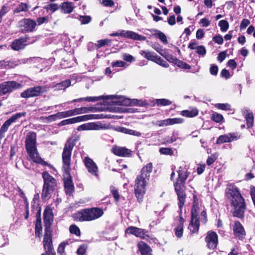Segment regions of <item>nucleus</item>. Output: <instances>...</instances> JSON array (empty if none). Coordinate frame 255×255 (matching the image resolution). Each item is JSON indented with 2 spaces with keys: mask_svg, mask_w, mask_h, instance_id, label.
<instances>
[{
  "mask_svg": "<svg viewBox=\"0 0 255 255\" xmlns=\"http://www.w3.org/2000/svg\"><path fill=\"white\" fill-rule=\"evenodd\" d=\"M226 194L231 206L234 208V215L238 218L242 217L246 209V204L238 188L230 185L226 189Z\"/></svg>",
  "mask_w": 255,
  "mask_h": 255,
  "instance_id": "obj_1",
  "label": "nucleus"
},
{
  "mask_svg": "<svg viewBox=\"0 0 255 255\" xmlns=\"http://www.w3.org/2000/svg\"><path fill=\"white\" fill-rule=\"evenodd\" d=\"M152 170V163L147 164L143 167L140 174L137 175L135 180L134 192L139 202L142 200L143 195L145 193V187L149 181L150 173Z\"/></svg>",
  "mask_w": 255,
  "mask_h": 255,
  "instance_id": "obj_2",
  "label": "nucleus"
},
{
  "mask_svg": "<svg viewBox=\"0 0 255 255\" xmlns=\"http://www.w3.org/2000/svg\"><path fill=\"white\" fill-rule=\"evenodd\" d=\"M85 101L89 102H94L98 101L101 100H111V103L113 105H118L125 106H129L132 105H139L137 100H131L127 98L124 96L118 95H108V96H100L94 97H87L85 98Z\"/></svg>",
  "mask_w": 255,
  "mask_h": 255,
  "instance_id": "obj_3",
  "label": "nucleus"
},
{
  "mask_svg": "<svg viewBox=\"0 0 255 255\" xmlns=\"http://www.w3.org/2000/svg\"><path fill=\"white\" fill-rule=\"evenodd\" d=\"M25 148L27 152L34 162L41 163L43 161L40 157L36 147V134L33 131L28 132L25 138Z\"/></svg>",
  "mask_w": 255,
  "mask_h": 255,
  "instance_id": "obj_4",
  "label": "nucleus"
},
{
  "mask_svg": "<svg viewBox=\"0 0 255 255\" xmlns=\"http://www.w3.org/2000/svg\"><path fill=\"white\" fill-rule=\"evenodd\" d=\"M103 210L99 208H92L80 210L72 215L74 221L83 222L96 220L103 215Z\"/></svg>",
  "mask_w": 255,
  "mask_h": 255,
  "instance_id": "obj_5",
  "label": "nucleus"
},
{
  "mask_svg": "<svg viewBox=\"0 0 255 255\" xmlns=\"http://www.w3.org/2000/svg\"><path fill=\"white\" fill-rule=\"evenodd\" d=\"M42 177L44 184L41 197L43 200H47L51 197V194L56 186L57 183L55 179L46 171L42 173Z\"/></svg>",
  "mask_w": 255,
  "mask_h": 255,
  "instance_id": "obj_6",
  "label": "nucleus"
},
{
  "mask_svg": "<svg viewBox=\"0 0 255 255\" xmlns=\"http://www.w3.org/2000/svg\"><path fill=\"white\" fill-rule=\"evenodd\" d=\"M74 144L73 141L68 140L66 143L62 153L63 170L65 174L69 175L70 165L71 161V152Z\"/></svg>",
  "mask_w": 255,
  "mask_h": 255,
  "instance_id": "obj_7",
  "label": "nucleus"
},
{
  "mask_svg": "<svg viewBox=\"0 0 255 255\" xmlns=\"http://www.w3.org/2000/svg\"><path fill=\"white\" fill-rule=\"evenodd\" d=\"M185 181L177 179L174 183V188L178 196L179 200L178 206L180 210H182L184 204L186 195L185 194Z\"/></svg>",
  "mask_w": 255,
  "mask_h": 255,
  "instance_id": "obj_8",
  "label": "nucleus"
},
{
  "mask_svg": "<svg viewBox=\"0 0 255 255\" xmlns=\"http://www.w3.org/2000/svg\"><path fill=\"white\" fill-rule=\"evenodd\" d=\"M193 198L194 202L191 211L192 217L195 219H198L200 221L205 223L207 221L206 212L203 209H202V207H199L196 203V197L194 196Z\"/></svg>",
  "mask_w": 255,
  "mask_h": 255,
  "instance_id": "obj_9",
  "label": "nucleus"
},
{
  "mask_svg": "<svg viewBox=\"0 0 255 255\" xmlns=\"http://www.w3.org/2000/svg\"><path fill=\"white\" fill-rule=\"evenodd\" d=\"M47 90L46 86H35L26 89L21 93L20 96L24 98L37 97Z\"/></svg>",
  "mask_w": 255,
  "mask_h": 255,
  "instance_id": "obj_10",
  "label": "nucleus"
},
{
  "mask_svg": "<svg viewBox=\"0 0 255 255\" xmlns=\"http://www.w3.org/2000/svg\"><path fill=\"white\" fill-rule=\"evenodd\" d=\"M26 115L25 112L18 113L12 115L9 119L6 120L0 128V139L4 137L5 133L7 131L9 127L16 122V121L22 117Z\"/></svg>",
  "mask_w": 255,
  "mask_h": 255,
  "instance_id": "obj_11",
  "label": "nucleus"
},
{
  "mask_svg": "<svg viewBox=\"0 0 255 255\" xmlns=\"http://www.w3.org/2000/svg\"><path fill=\"white\" fill-rule=\"evenodd\" d=\"M21 87L20 84L15 81H8L2 83L0 85V95H5L7 93L12 92L15 89Z\"/></svg>",
  "mask_w": 255,
  "mask_h": 255,
  "instance_id": "obj_12",
  "label": "nucleus"
},
{
  "mask_svg": "<svg viewBox=\"0 0 255 255\" xmlns=\"http://www.w3.org/2000/svg\"><path fill=\"white\" fill-rule=\"evenodd\" d=\"M83 162L88 171L92 175L97 177L98 176V167L95 162L90 157H85Z\"/></svg>",
  "mask_w": 255,
  "mask_h": 255,
  "instance_id": "obj_13",
  "label": "nucleus"
},
{
  "mask_svg": "<svg viewBox=\"0 0 255 255\" xmlns=\"http://www.w3.org/2000/svg\"><path fill=\"white\" fill-rule=\"evenodd\" d=\"M51 232L52 231L50 228L48 226L45 228L43 239V245L45 250L46 251V253H51L52 250Z\"/></svg>",
  "mask_w": 255,
  "mask_h": 255,
  "instance_id": "obj_14",
  "label": "nucleus"
},
{
  "mask_svg": "<svg viewBox=\"0 0 255 255\" xmlns=\"http://www.w3.org/2000/svg\"><path fill=\"white\" fill-rule=\"evenodd\" d=\"M18 25L22 31L29 32L34 30L36 23L32 19L24 18L19 22Z\"/></svg>",
  "mask_w": 255,
  "mask_h": 255,
  "instance_id": "obj_15",
  "label": "nucleus"
},
{
  "mask_svg": "<svg viewBox=\"0 0 255 255\" xmlns=\"http://www.w3.org/2000/svg\"><path fill=\"white\" fill-rule=\"evenodd\" d=\"M205 241L208 248L212 250L215 249L218 244L217 234L213 231L208 232L205 238Z\"/></svg>",
  "mask_w": 255,
  "mask_h": 255,
  "instance_id": "obj_16",
  "label": "nucleus"
},
{
  "mask_svg": "<svg viewBox=\"0 0 255 255\" xmlns=\"http://www.w3.org/2000/svg\"><path fill=\"white\" fill-rule=\"evenodd\" d=\"M239 138L236 133H229L226 134L221 135L217 138V144H220L225 142H230L237 140Z\"/></svg>",
  "mask_w": 255,
  "mask_h": 255,
  "instance_id": "obj_17",
  "label": "nucleus"
},
{
  "mask_svg": "<svg viewBox=\"0 0 255 255\" xmlns=\"http://www.w3.org/2000/svg\"><path fill=\"white\" fill-rule=\"evenodd\" d=\"M181 210H180V213L178 217L176 219L177 226L175 228V233L177 237L181 238L183 235V224L184 219L182 216Z\"/></svg>",
  "mask_w": 255,
  "mask_h": 255,
  "instance_id": "obj_18",
  "label": "nucleus"
},
{
  "mask_svg": "<svg viewBox=\"0 0 255 255\" xmlns=\"http://www.w3.org/2000/svg\"><path fill=\"white\" fill-rule=\"evenodd\" d=\"M184 120L182 118H169L164 120L158 121L156 125L159 127H164L173 125L175 124H180L183 123Z\"/></svg>",
  "mask_w": 255,
  "mask_h": 255,
  "instance_id": "obj_19",
  "label": "nucleus"
},
{
  "mask_svg": "<svg viewBox=\"0 0 255 255\" xmlns=\"http://www.w3.org/2000/svg\"><path fill=\"white\" fill-rule=\"evenodd\" d=\"M105 118V117L103 115L99 114L85 115L83 116L74 117L75 123L85 122L91 120L103 119Z\"/></svg>",
  "mask_w": 255,
  "mask_h": 255,
  "instance_id": "obj_20",
  "label": "nucleus"
},
{
  "mask_svg": "<svg viewBox=\"0 0 255 255\" xmlns=\"http://www.w3.org/2000/svg\"><path fill=\"white\" fill-rule=\"evenodd\" d=\"M102 128V126L97 124L95 123H88L81 125L77 127V130H100Z\"/></svg>",
  "mask_w": 255,
  "mask_h": 255,
  "instance_id": "obj_21",
  "label": "nucleus"
},
{
  "mask_svg": "<svg viewBox=\"0 0 255 255\" xmlns=\"http://www.w3.org/2000/svg\"><path fill=\"white\" fill-rule=\"evenodd\" d=\"M27 39L28 38L25 37L15 40L11 44V48L14 50H19L23 49L26 45L25 42Z\"/></svg>",
  "mask_w": 255,
  "mask_h": 255,
  "instance_id": "obj_22",
  "label": "nucleus"
},
{
  "mask_svg": "<svg viewBox=\"0 0 255 255\" xmlns=\"http://www.w3.org/2000/svg\"><path fill=\"white\" fill-rule=\"evenodd\" d=\"M112 151L116 155L119 156H128L130 154V150L126 147L115 146L112 149Z\"/></svg>",
  "mask_w": 255,
  "mask_h": 255,
  "instance_id": "obj_23",
  "label": "nucleus"
},
{
  "mask_svg": "<svg viewBox=\"0 0 255 255\" xmlns=\"http://www.w3.org/2000/svg\"><path fill=\"white\" fill-rule=\"evenodd\" d=\"M123 37L135 40L143 41L146 39L145 36L139 35L132 31L124 30V33H123Z\"/></svg>",
  "mask_w": 255,
  "mask_h": 255,
  "instance_id": "obj_24",
  "label": "nucleus"
},
{
  "mask_svg": "<svg viewBox=\"0 0 255 255\" xmlns=\"http://www.w3.org/2000/svg\"><path fill=\"white\" fill-rule=\"evenodd\" d=\"M53 214L50 208L46 209L44 212V221L45 223V228L47 226L50 228V224L53 221Z\"/></svg>",
  "mask_w": 255,
  "mask_h": 255,
  "instance_id": "obj_25",
  "label": "nucleus"
},
{
  "mask_svg": "<svg viewBox=\"0 0 255 255\" xmlns=\"http://www.w3.org/2000/svg\"><path fill=\"white\" fill-rule=\"evenodd\" d=\"M67 178L64 180V186L65 191L67 194L71 195L74 191V185L70 175L68 176L67 174Z\"/></svg>",
  "mask_w": 255,
  "mask_h": 255,
  "instance_id": "obj_26",
  "label": "nucleus"
},
{
  "mask_svg": "<svg viewBox=\"0 0 255 255\" xmlns=\"http://www.w3.org/2000/svg\"><path fill=\"white\" fill-rule=\"evenodd\" d=\"M235 235L238 237H242L245 235V230L239 222H236L233 227Z\"/></svg>",
  "mask_w": 255,
  "mask_h": 255,
  "instance_id": "obj_27",
  "label": "nucleus"
},
{
  "mask_svg": "<svg viewBox=\"0 0 255 255\" xmlns=\"http://www.w3.org/2000/svg\"><path fill=\"white\" fill-rule=\"evenodd\" d=\"M200 221V220H198V219H195L192 217L188 226V229L192 233H197L198 231Z\"/></svg>",
  "mask_w": 255,
  "mask_h": 255,
  "instance_id": "obj_28",
  "label": "nucleus"
},
{
  "mask_svg": "<svg viewBox=\"0 0 255 255\" xmlns=\"http://www.w3.org/2000/svg\"><path fill=\"white\" fill-rule=\"evenodd\" d=\"M75 7L74 4L71 2H64L61 5V11L64 13H70L73 11Z\"/></svg>",
  "mask_w": 255,
  "mask_h": 255,
  "instance_id": "obj_29",
  "label": "nucleus"
},
{
  "mask_svg": "<svg viewBox=\"0 0 255 255\" xmlns=\"http://www.w3.org/2000/svg\"><path fill=\"white\" fill-rule=\"evenodd\" d=\"M138 247L142 255H151V249L143 242H139Z\"/></svg>",
  "mask_w": 255,
  "mask_h": 255,
  "instance_id": "obj_30",
  "label": "nucleus"
},
{
  "mask_svg": "<svg viewBox=\"0 0 255 255\" xmlns=\"http://www.w3.org/2000/svg\"><path fill=\"white\" fill-rule=\"evenodd\" d=\"M156 51L163 57H164L168 61L174 64H177V59L171 54L161 49L160 51L156 49Z\"/></svg>",
  "mask_w": 255,
  "mask_h": 255,
  "instance_id": "obj_31",
  "label": "nucleus"
},
{
  "mask_svg": "<svg viewBox=\"0 0 255 255\" xmlns=\"http://www.w3.org/2000/svg\"><path fill=\"white\" fill-rule=\"evenodd\" d=\"M178 173V177L177 179L185 181L188 177L187 169L186 166L183 165V166H180Z\"/></svg>",
  "mask_w": 255,
  "mask_h": 255,
  "instance_id": "obj_32",
  "label": "nucleus"
},
{
  "mask_svg": "<svg viewBox=\"0 0 255 255\" xmlns=\"http://www.w3.org/2000/svg\"><path fill=\"white\" fill-rule=\"evenodd\" d=\"M139 53L140 54L143 56L145 58L153 62H154L157 56L155 53L148 51L141 50Z\"/></svg>",
  "mask_w": 255,
  "mask_h": 255,
  "instance_id": "obj_33",
  "label": "nucleus"
},
{
  "mask_svg": "<svg viewBox=\"0 0 255 255\" xmlns=\"http://www.w3.org/2000/svg\"><path fill=\"white\" fill-rule=\"evenodd\" d=\"M126 232L128 234H132L136 237H141L143 235V231L141 229L134 227H128Z\"/></svg>",
  "mask_w": 255,
  "mask_h": 255,
  "instance_id": "obj_34",
  "label": "nucleus"
},
{
  "mask_svg": "<svg viewBox=\"0 0 255 255\" xmlns=\"http://www.w3.org/2000/svg\"><path fill=\"white\" fill-rule=\"evenodd\" d=\"M118 131L125 134L132 135L136 136H139L141 135V133L139 131H137L124 127H120L118 128Z\"/></svg>",
  "mask_w": 255,
  "mask_h": 255,
  "instance_id": "obj_35",
  "label": "nucleus"
},
{
  "mask_svg": "<svg viewBox=\"0 0 255 255\" xmlns=\"http://www.w3.org/2000/svg\"><path fill=\"white\" fill-rule=\"evenodd\" d=\"M70 85L71 81L70 80H66L61 83L56 84L54 86V87L57 90H61L65 89L66 88L70 86Z\"/></svg>",
  "mask_w": 255,
  "mask_h": 255,
  "instance_id": "obj_36",
  "label": "nucleus"
},
{
  "mask_svg": "<svg viewBox=\"0 0 255 255\" xmlns=\"http://www.w3.org/2000/svg\"><path fill=\"white\" fill-rule=\"evenodd\" d=\"M153 105H156L158 106H165L171 104L172 102L166 99H155L153 101Z\"/></svg>",
  "mask_w": 255,
  "mask_h": 255,
  "instance_id": "obj_37",
  "label": "nucleus"
},
{
  "mask_svg": "<svg viewBox=\"0 0 255 255\" xmlns=\"http://www.w3.org/2000/svg\"><path fill=\"white\" fill-rule=\"evenodd\" d=\"M198 114V111L196 109H192V110H185L181 113V115L183 116L186 117H194L196 116Z\"/></svg>",
  "mask_w": 255,
  "mask_h": 255,
  "instance_id": "obj_38",
  "label": "nucleus"
},
{
  "mask_svg": "<svg viewBox=\"0 0 255 255\" xmlns=\"http://www.w3.org/2000/svg\"><path fill=\"white\" fill-rule=\"evenodd\" d=\"M74 110L75 115L76 116L91 112L93 110V108L92 107H81L75 108Z\"/></svg>",
  "mask_w": 255,
  "mask_h": 255,
  "instance_id": "obj_39",
  "label": "nucleus"
},
{
  "mask_svg": "<svg viewBox=\"0 0 255 255\" xmlns=\"http://www.w3.org/2000/svg\"><path fill=\"white\" fill-rule=\"evenodd\" d=\"M248 128H251L254 125V116L252 113H248L245 116Z\"/></svg>",
  "mask_w": 255,
  "mask_h": 255,
  "instance_id": "obj_40",
  "label": "nucleus"
},
{
  "mask_svg": "<svg viewBox=\"0 0 255 255\" xmlns=\"http://www.w3.org/2000/svg\"><path fill=\"white\" fill-rule=\"evenodd\" d=\"M29 8V5L24 3H20L14 9V13H19L21 11H26Z\"/></svg>",
  "mask_w": 255,
  "mask_h": 255,
  "instance_id": "obj_41",
  "label": "nucleus"
},
{
  "mask_svg": "<svg viewBox=\"0 0 255 255\" xmlns=\"http://www.w3.org/2000/svg\"><path fill=\"white\" fill-rule=\"evenodd\" d=\"M153 35L157 36L164 44H167L168 41L166 36L161 31L155 30V33Z\"/></svg>",
  "mask_w": 255,
  "mask_h": 255,
  "instance_id": "obj_42",
  "label": "nucleus"
},
{
  "mask_svg": "<svg viewBox=\"0 0 255 255\" xmlns=\"http://www.w3.org/2000/svg\"><path fill=\"white\" fill-rule=\"evenodd\" d=\"M78 19L81 22V24H86L90 23L92 18L89 15H79Z\"/></svg>",
  "mask_w": 255,
  "mask_h": 255,
  "instance_id": "obj_43",
  "label": "nucleus"
},
{
  "mask_svg": "<svg viewBox=\"0 0 255 255\" xmlns=\"http://www.w3.org/2000/svg\"><path fill=\"white\" fill-rule=\"evenodd\" d=\"M219 26L220 27L221 31L225 32L228 30L229 24L227 20H221L219 22Z\"/></svg>",
  "mask_w": 255,
  "mask_h": 255,
  "instance_id": "obj_44",
  "label": "nucleus"
},
{
  "mask_svg": "<svg viewBox=\"0 0 255 255\" xmlns=\"http://www.w3.org/2000/svg\"><path fill=\"white\" fill-rule=\"evenodd\" d=\"M111 42L112 41L108 39L99 40L96 44V46L98 48H99L101 47L110 45Z\"/></svg>",
  "mask_w": 255,
  "mask_h": 255,
  "instance_id": "obj_45",
  "label": "nucleus"
},
{
  "mask_svg": "<svg viewBox=\"0 0 255 255\" xmlns=\"http://www.w3.org/2000/svg\"><path fill=\"white\" fill-rule=\"evenodd\" d=\"M212 120L216 123H223L224 118L221 114L215 113H213L211 117Z\"/></svg>",
  "mask_w": 255,
  "mask_h": 255,
  "instance_id": "obj_46",
  "label": "nucleus"
},
{
  "mask_svg": "<svg viewBox=\"0 0 255 255\" xmlns=\"http://www.w3.org/2000/svg\"><path fill=\"white\" fill-rule=\"evenodd\" d=\"M59 6L56 3H51L48 5H45L44 7V8L46 9L47 11H51V12H53L56 10L59 9Z\"/></svg>",
  "mask_w": 255,
  "mask_h": 255,
  "instance_id": "obj_47",
  "label": "nucleus"
},
{
  "mask_svg": "<svg viewBox=\"0 0 255 255\" xmlns=\"http://www.w3.org/2000/svg\"><path fill=\"white\" fill-rule=\"evenodd\" d=\"M154 62L165 68L169 67V64L165 61L161 59L160 57L158 56H157Z\"/></svg>",
  "mask_w": 255,
  "mask_h": 255,
  "instance_id": "obj_48",
  "label": "nucleus"
},
{
  "mask_svg": "<svg viewBox=\"0 0 255 255\" xmlns=\"http://www.w3.org/2000/svg\"><path fill=\"white\" fill-rule=\"evenodd\" d=\"M69 231L71 234H75L77 236L80 235V231L79 228L75 225H72L70 226Z\"/></svg>",
  "mask_w": 255,
  "mask_h": 255,
  "instance_id": "obj_49",
  "label": "nucleus"
},
{
  "mask_svg": "<svg viewBox=\"0 0 255 255\" xmlns=\"http://www.w3.org/2000/svg\"><path fill=\"white\" fill-rule=\"evenodd\" d=\"M75 124V118H72L62 121L59 124L60 126Z\"/></svg>",
  "mask_w": 255,
  "mask_h": 255,
  "instance_id": "obj_50",
  "label": "nucleus"
},
{
  "mask_svg": "<svg viewBox=\"0 0 255 255\" xmlns=\"http://www.w3.org/2000/svg\"><path fill=\"white\" fill-rule=\"evenodd\" d=\"M159 152L161 154L171 155L173 154V151L171 148H161Z\"/></svg>",
  "mask_w": 255,
  "mask_h": 255,
  "instance_id": "obj_51",
  "label": "nucleus"
},
{
  "mask_svg": "<svg viewBox=\"0 0 255 255\" xmlns=\"http://www.w3.org/2000/svg\"><path fill=\"white\" fill-rule=\"evenodd\" d=\"M197 50L196 52L199 55L204 57L206 53V50L204 46L201 45L198 46L196 49Z\"/></svg>",
  "mask_w": 255,
  "mask_h": 255,
  "instance_id": "obj_52",
  "label": "nucleus"
},
{
  "mask_svg": "<svg viewBox=\"0 0 255 255\" xmlns=\"http://www.w3.org/2000/svg\"><path fill=\"white\" fill-rule=\"evenodd\" d=\"M216 107L222 110L228 111L231 109V106L229 104H217Z\"/></svg>",
  "mask_w": 255,
  "mask_h": 255,
  "instance_id": "obj_53",
  "label": "nucleus"
},
{
  "mask_svg": "<svg viewBox=\"0 0 255 255\" xmlns=\"http://www.w3.org/2000/svg\"><path fill=\"white\" fill-rule=\"evenodd\" d=\"M111 191L116 201H118L120 199V195L118 190L115 187L111 186L110 187Z\"/></svg>",
  "mask_w": 255,
  "mask_h": 255,
  "instance_id": "obj_54",
  "label": "nucleus"
},
{
  "mask_svg": "<svg viewBox=\"0 0 255 255\" xmlns=\"http://www.w3.org/2000/svg\"><path fill=\"white\" fill-rule=\"evenodd\" d=\"M42 232V227L40 223H36L35 227V233L36 237H40Z\"/></svg>",
  "mask_w": 255,
  "mask_h": 255,
  "instance_id": "obj_55",
  "label": "nucleus"
},
{
  "mask_svg": "<svg viewBox=\"0 0 255 255\" xmlns=\"http://www.w3.org/2000/svg\"><path fill=\"white\" fill-rule=\"evenodd\" d=\"M176 64L178 66L183 69H190L191 68V66L189 64L178 60H177Z\"/></svg>",
  "mask_w": 255,
  "mask_h": 255,
  "instance_id": "obj_56",
  "label": "nucleus"
},
{
  "mask_svg": "<svg viewBox=\"0 0 255 255\" xmlns=\"http://www.w3.org/2000/svg\"><path fill=\"white\" fill-rule=\"evenodd\" d=\"M123 58L124 60L129 62H132L135 61V58L129 54H124L123 55Z\"/></svg>",
  "mask_w": 255,
  "mask_h": 255,
  "instance_id": "obj_57",
  "label": "nucleus"
},
{
  "mask_svg": "<svg viewBox=\"0 0 255 255\" xmlns=\"http://www.w3.org/2000/svg\"><path fill=\"white\" fill-rule=\"evenodd\" d=\"M213 40L218 44H222L224 42L223 37L220 35L214 36L213 38Z\"/></svg>",
  "mask_w": 255,
  "mask_h": 255,
  "instance_id": "obj_58",
  "label": "nucleus"
},
{
  "mask_svg": "<svg viewBox=\"0 0 255 255\" xmlns=\"http://www.w3.org/2000/svg\"><path fill=\"white\" fill-rule=\"evenodd\" d=\"M49 21L48 16L38 17L37 18V22L38 25H41L44 23H47Z\"/></svg>",
  "mask_w": 255,
  "mask_h": 255,
  "instance_id": "obj_59",
  "label": "nucleus"
},
{
  "mask_svg": "<svg viewBox=\"0 0 255 255\" xmlns=\"http://www.w3.org/2000/svg\"><path fill=\"white\" fill-rule=\"evenodd\" d=\"M199 23L202 25V26L206 27L210 24V21L206 18H203L200 19Z\"/></svg>",
  "mask_w": 255,
  "mask_h": 255,
  "instance_id": "obj_60",
  "label": "nucleus"
},
{
  "mask_svg": "<svg viewBox=\"0 0 255 255\" xmlns=\"http://www.w3.org/2000/svg\"><path fill=\"white\" fill-rule=\"evenodd\" d=\"M218 72V67L216 65H212L210 68V73L212 75H217Z\"/></svg>",
  "mask_w": 255,
  "mask_h": 255,
  "instance_id": "obj_61",
  "label": "nucleus"
},
{
  "mask_svg": "<svg viewBox=\"0 0 255 255\" xmlns=\"http://www.w3.org/2000/svg\"><path fill=\"white\" fill-rule=\"evenodd\" d=\"M177 138L174 136L173 135L170 137L166 138L164 141V144H169L172 143L177 140Z\"/></svg>",
  "mask_w": 255,
  "mask_h": 255,
  "instance_id": "obj_62",
  "label": "nucleus"
},
{
  "mask_svg": "<svg viewBox=\"0 0 255 255\" xmlns=\"http://www.w3.org/2000/svg\"><path fill=\"white\" fill-rule=\"evenodd\" d=\"M226 57V52L222 51L219 53L218 56V60L220 62H222L224 61Z\"/></svg>",
  "mask_w": 255,
  "mask_h": 255,
  "instance_id": "obj_63",
  "label": "nucleus"
},
{
  "mask_svg": "<svg viewBox=\"0 0 255 255\" xmlns=\"http://www.w3.org/2000/svg\"><path fill=\"white\" fill-rule=\"evenodd\" d=\"M250 20L248 19H244L242 20L241 23V28L244 29L246 28L250 24Z\"/></svg>",
  "mask_w": 255,
  "mask_h": 255,
  "instance_id": "obj_64",
  "label": "nucleus"
}]
</instances>
